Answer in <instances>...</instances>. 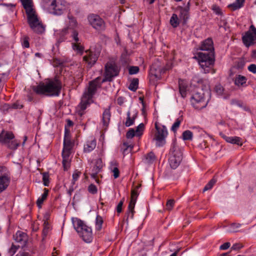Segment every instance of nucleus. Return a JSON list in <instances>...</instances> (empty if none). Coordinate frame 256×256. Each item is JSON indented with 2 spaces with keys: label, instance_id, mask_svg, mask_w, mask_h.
Listing matches in <instances>:
<instances>
[{
  "label": "nucleus",
  "instance_id": "30",
  "mask_svg": "<svg viewBox=\"0 0 256 256\" xmlns=\"http://www.w3.org/2000/svg\"><path fill=\"white\" fill-rule=\"evenodd\" d=\"M156 159L155 155L152 152H150L145 156L144 161L145 163L150 164L152 163Z\"/></svg>",
  "mask_w": 256,
  "mask_h": 256
},
{
  "label": "nucleus",
  "instance_id": "52",
  "mask_svg": "<svg viewBox=\"0 0 256 256\" xmlns=\"http://www.w3.org/2000/svg\"><path fill=\"white\" fill-rule=\"evenodd\" d=\"M248 70L253 74L256 73V65L255 64H251L248 66Z\"/></svg>",
  "mask_w": 256,
  "mask_h": 256
},
{
  "label": "nucleus",
  "instance_id": "40",
  "mask_svg": "<svg viewBox=\"0 0 256 256\" xmlns=\"http://www.w3.org/2000/svg\"><path fill=\"white\" fill-rule=\"evenodd\" d=\"M216 180L215 178L212 179L208 184L204 188L203 191L205 192L211 189L214 186V184L216 182Z\"/></svg>",
  "mask_w": 256,
  "mask_h": 256
},
{
  "label": "nucleus",
  "instance_id": "41",
  "mask_svg": "<svg viewBox=\"0 0 256 256\" xmlns=\"http://www.w3.org/2000/svg\"><path fill=\"white\" fill-rule=\"evenodd\" d=\"M81 172L78 170H76L72 174V180L71 184L74 185L75 182L79 178L80 176Z\"/></svg>",
  "mask_w": 256,
  "mask_h": 256
},
{
  "label": "nucleus",
  "instance_id": "42",
  "mask_svg": "<svg viewBox=\"0 0 256 256\" xmlns=\"http://www.w3.org/2000/svg\"><path fill=\"white\" fill-rule=\"evenodd\" d=\"M20 246H16L12 244L10 247V248L8 250V254L10 256H12L16 252L18 248H20Z\"/></svg>",
  "mask_w": 256,
  "mask_h": 256
},
{
  "label": "nucleus",
  "instance_id": "54",
  "mask_svg": "<svg viewBox=\"0 0 256 256\" xmlns=\"http://www.w3.org/2000/svg\"><path fill=\"white\" fill-rule=\"evenodd\" d=\"M230 246V244L229 242H225L220 246V249L222 250H226Z\"/></svg>",
  "mask_w": 256,
  "mask_h": 256
},
{
  "label": "nucleus",
  "instance_id": "14",
  "mask_svg": "<svg viewBox=\"0 0 256 256\" xmlns=\"http://www.w3.org/2000/svg\"><path fill=\"white\" fill-rule=\"evenodd\" d=\"M172 64L171 62H168L164 67L162 68L159 66L158 63L153 64L150 66V71L152 74L156 77H158L159 75L165 73L167 70L171 69Z\"/></svg>",
  "mask_w": 256,
  "mask_h": 256
},
{
  "label": "nucleus",
  "instance_id": "43",
  "mask_svg": "<svg viewBox=\"0 0 256 256\" xmlns=\"http://www.w3.org/2000/svg\"><path fill=\"white\" fill-rule=\"evenodd\" d=\"M174 202H175L174 200L170 199L168 200L166 204V209L168 210H172L174 206Z\"/></svg>",
  "mask_w": 256,
  "mask_h": 256
},
{
  "label": "nucleus",
  "instance_id": "8",
  "mask_svg": "<svg viewBox=\"0 0 256 256\" xmlns=\"http://www.w3.org/2000/svg\"><path fill=\"white\" fill-rule=\"evenodd\" d=\"M155 128L156 130L153 140L156 142V146H162L166 144V138L168 132L166 126H158L156 123L155 124Z\"/></svg>",
  "mask_w": 256,
  "mask_h": 256
},
{
  "label": "nucleus",
  "instance_id": "37",
  "mask_svg": "<svg viewBox=\"0 0 256 256\" xmlns=\"http://www.w3.org/2000/svg\"><path fill=\"white\" fill-rule=\"evenodd\" d=\"M179 92L181 96L184 98L186 96V86L179 83Z\"/></svg>",
  "mask_w": 256,
  "mask_h": 256
},
{
  "label": "nucleus",
  "instance_id": "53",
  "mask_svg": "<svg viewBox=\"0 0 256 256\" xmlns=\"http://www.w3.org/2000/svg\"><path fill=\"white\" fill-rule=\"evenodd\" d=\"M22 45L23 47L26 48H28L30 46L28 38L27 37H25L24 39L23 42L22 43Z\"/></svg>",
  "mask_w": 256,
  "mask_h": 256
},
{
  "label": "nucleus",
  "instance_id": "25",
  "mask_svg": "<svg viewBox=\"0 0 256 256\" xmlns=\"http://www.w3.org/2000/svg\"><path fill=\"white\" fill-rule=\"evenodd\" d=\"M73 145L74 144L70 140L68 133L65 132L64 138L63 148L72 150Z\"/></svg>",
  "mask_w": 256,
  "mask_h": 256
},
{
  "label": "nucleus",
  "instance_id": "10",
  "mask_svg": "<svg viewBox=\"0 0 256 256\" xmlns=\"http://www.w3.org/2000/svg\"><path fill=\"white\" fill-rule=\"evenodd\" d=\"M100 52V46L92 47L88 51H86V55L84 56V60L91 67L96 62Z\"/></svg>",
  "mask_w": 256,
  "mask_h": 256
},
{
  "label": "nucleus",
  "instance_id": "64",
  "mask_svg": "<svg viewBox=\"0 0 256 256\" xmlns=\"http://www.w3.org/2000/svg\"><path fill=\"white\" fill-rule=\"evenodd\" d=\"M18 254L19 256H31L30 254L28 252H22Z\"/></svg>",
  "mask_w": 256,
  "mask_h": 256
},
{
  "label": "nucleus",
  "instance_id": "26",
  "mask_svg": "<svg viewBox=\"0 0 256 256\" xmlns=\"http://www.w3.org/2000/svg\"><path fill=\"white\" fill-rule=\"evenodd\" d=\"M126 115H127V118H126V122H125V125L126 126L128 127V126H132L134 124L135 118L137 116V113L136 112L131 117L130 116V111H128L127 112Z\"/></svg>",
  "mask_w": 256,
  "mask_h": 256
},
{
  "label": "nucleus",
  "instance_id": "31",
  "mask_svg": "<svg viewBox=\"0 0 256 256\" xmlns=\"http://www.w3.org/2000/svg\"><path fill=\"white\" fill-rule=\"evenodd\" d=\"M20 146V141L16 140H12L6 145L7 148L10 150H15Z\"/></svg>",
  "mask_w": 256,
  "mask_h": 256
},
{
  "label": "nucleus",
  "instance_id": "56",
  "mask_svg": "<svg viewBox=\"0 0 256 256\" xmlns=\"http://www.w3.org/2000/svg\"><path fill=\"white\" fill-rule=\"evenodd\" d=\"M125 98L124 97L120 96L117 99V103L120 106H122L124 103Z\"/></svg>",
  "mask_w": 256,
  "mask_h": 256
},
{
  "label": "nucleus",
  "instance_id": "24",
  "mask_svg": "<svg viewBox=\"0 0 256 256\" xmlns=\"http://www.w3.org/2000/svg\"><path fill=\"white\" fill-rule=\"evenodd\" d=\"M247 78L240 74L236 76L234 80V84L238 87H244L246 86Z\"/></svg>",
  "mask_w": 256,
  "mask_h": 256
},
{
  "label": "nucleus",
  "instance_id": "33",
  "mask_svg": "<svg viewBox=\"0 0 256 256\" xmlns=\"http://www.w3.org/2000/svg\"><path fill=\"white\" fill-rule=\"evenodd\" d=\"M214 92L217 95L222 96L224 94V89L220 84H217L214 87Z\"/></svg>",
  "mask_w": 256,
  "mask_h": 256
},
{
  "label": "nucleus",
  "instance_id": "9",
  "mask_svg": "<svg viewBox=\"0 0 256 256\" xmlns=\"http://www.w3.org/2000/svg\"><path fill=\"white\" fill-rule=\"evenodd\" d=\"M190 102L195 109L201 110L206 107L208 100H206L203 92H196L192 96Z\"/></svg>",
  "mask_w": 256,
  "mask_h": 256
},
{
  "label": "nucleus",
  "instance_id": "44",
  "mask_svg": "<svg viewBox=\"0 0 256 256\" xmlns=\"http://www.w3.org/2000/svg\"><path fill=\"white\" fill-rule=\"evenodd\" d=\"M42 181L44 186H48L49 184V175L48 173L42 174Z\"/></svg>",
  "mask_w": 256,
  "mask_h": 256
},
{
  "label": "nucleus",
  "instance_id": "5",
  "mask_svg": "<svg viewBox=\"0 0 256 256\" xmlns=\"http://www.w3.org/2000/svg\"><path fill=\"white\" fill-rule=\"evenodd\" d=\"M194 58L198 60L204 73L215 72L212 68L215 62L214 52H198Z\"/></svg>",
  "mask_w": 256,
  "mask_h": 256
},
{
  "label": "nucleus",
  "instance_id": "3",
  "mask_svg": "<svg viewBox=\"0 0 256 256\" xmlns=\"http://www.w3.org/2000/svg\"><path fill=\"white\" fill-rule=\"evenodd\" d=\"M66 28H64L62 32V37L58 40V42L64 41L65 39L64 38V36L68 33V30H71L72 32L70 36L74 41V42L72 43V48L78 53L82 54L84 48L81 44V40L78 36V32L74 30L78 25L76 18L72 15L68 14V20H66Z\"/></svg>",
  "mask_w": 256,
  "mask_h": 256
},
{
  "label": "nucleus",
  "instance_id": "34",
  "mask_svg": "<svg viewBox=\"0 0 256 256\" xmlns=\"http://www.w3.org/2000/svg\"><path fill=\"white\" fill-rule=\"evenodd\" d=\"M144 130V125L143 123H140L136 127L135 132L136 136H140L142 135Z\"/></svg>",
  "mask_w": 256,
  "mask_h": 256
},
{
  "label": "nucleus",
  "instance_id": "23",
  "mask_svg": "<svg viewBox=\"0 0 256 256\" xmlns=\"http://www.w3.org/2000/svg\"><path fill=\"white\" fill-rule=\"evenodd\" d=\"M15 241L22 244V246H24L26 242L27 238L25 233L18 231L14 236Z\"/></svg>",
  "mask_w": 256,
  "mask_h": 256
},
{
  "label": "nucleus",
  "instance_id": "39",
  "mask_svg": "<svg viewBox=\"0 0 256 256\" xmlns=\"http://www.w3.org/2000/svg\"><path fill=\"white\" fill-rule=\"evenodd\" d=\"M182 118H177L171 128V130L176 132L180 127Z\"/></svg>",
  "mask_w": 256,
  "mask_h": 256
},
{
  "label": "nucleus",
  "instance_id": "57",
  "mask_svg": "<svg viewBox=\"0 0 256 256\" xmlns=\"http://www.w3.org/2000/svg\"><path fill=\"white\" fill-rule=\"evenodd\" d=\"M22 107V105L18 102L13 104L12 106V108L14 109H20Z\"/></svg>",
  "mask_w": 256,
  "mask_h": 256
},
{
  "label": "nucleus",
  "instance_id": "63",
  "mask_svg": "<svg viewBox=\"0 0 256 256\" xmlns=\"http://www.w3.org/2000/svg\"><path fill=\"white\" fill-rule=\"evenodd\" d=\"M240 226H241V224H240L234 223L231 224V227L234 228H239Z\"/></svg>",
  "mask_w": 256,
  "mask_h": 256
},
{
  "label": "nucleus",
  "instance_id": "59",
  "mask_svg": "<svg viewBox=\"0 0 256 256\" xmlns=\"http://www.w3.org/2000/svg\"><path fill=\"white\" fill-rule=\"evenodd\" d=\"M250 28V30H251V32L254 34V35L255 36V38H256V28L254 25H251Z\"/></svg>",
  "mask_w": 256,
  "mask_h": 256
},
{
  "label": "nucleus",
  "instance_id": "45",
  "mask_svg": "<svg viewBox=\"0 0 256 256\" xmlns=\"http://www.w3.org/2000/svg\"><path fill=\"white\" fill-rule=\"evenodd\" d=\"M180 18L184 20V22L188 18V11L186 8L182 10L180 12Z\"/></svg>",
  "mask_w": 256,
  "mask_h": 256
},
{
  "label": "nucleus",
  "instance_id": "19",
  "mask_svg": "<svg viewBox=\"0 0 256 256\" xmlns=\"http://www.w3.org/2000/svg\"><path fill=\"white\" fill-rule=\"evenodd\" d=\"M103 166L101 158L96 160L95 164L92 170L91 177L96 178L98 173H99Z\"/></svg>",
  "mask_w": 256,
  "mask_h": 256
},
{
  "label": "nucleus",
  "instance_id": "6",
  "mask_svg": "<svg viewBox=\"0 0 256 256\" xmlns=\"http://www.w3.org/2000/svg\"><path fill=\"white\" fill-rule=\"evenodd\" d=\"M72 224L74 229L86 242H90L92 240V230L80 220L76 218L72 219Z\"/></svg>",
  "mask_w": 256,
  "mask_h": 256
},
{
  "label": "nucleus",
  "instance_id": "60",
  "mask_svg": "<svg viewBox=\"0 0 256 256\" xmlns=\"http://www.w3.org/2000/svg\"><path fill=\"white\" fill-rule=\"evenodd\" d=\"M240 248V245L238 244H234L232 247V249L234 250H237Z\"/></svg>",
  "mask_w": 256,
  "mask_h": 256
},
{
  "label": "nucleus",
  "instance_id": "16",
  "mask_svg": "<svg viewBox=\"0 0 256 256\" xmlns=\"http://www.w3.org/2000/svg\"><path fill=\"white\" fill-rule=\"evenodd\" d=\"M71 152L70 150L62 149V165L64 170H67L70 166V158Z\"/></svg>",
  "mask_w": 256,
  "mask_h": 256
},
{
  "label": "nucleus",
  "instance_id": "35",
  "mask_svg": "<svg viewBox=\"0 0 256 256\" xmlns=\"http://www.w3.org/2000/svg\"><path fill=\"white\" fill-rule=\"evenodd\" d=\"M138 80L137 78H134L128 86L129 90L136 91L138 87Z\"/></svg>",
  "mask_w": 256,
  "mask_h": 256
},
{
  "label": "nucleus",
  "instance_id": "2",
  "mask_svg": "<svg viewBox=\"0 0 256 256\" xmlns=\"http://www.w3.org/2000/svg\"><path fill=\"white\" fill-rule=\"evenodd\" d=\"M62 86L61 82L55 78L41 82L37 86H34L32 89L39 95L48 96H58L60 93Z\"/></svg>",
  "mask_w": 256,
  "mask_h": 256
},
{
  "label": "nucleus",
  "instance_id": "22",
  "mask_svg": "<svg viewBox=\"0 0 256 256\" xmlns=\"http://www.w3.org/2000/svg\"><path fill=\"white\" fill-rule=\"evenodd\" d=\"M96 145V140L92 137L90 138L84 145V150L85 152H90L95 148Z\"/></svg>",
  "mask_w": 256,
  "mask_h": 256
},
{
  "label": "nucleus",
  "instance_id": "29",
  "mask_svg": "<svg viewBox=\"0 0 256 256\" xmlns=\"http://www.w3.org/2000/svg\"><path fill=\"white\" fill-rule=\"evenodd\" d=\"M170 22L171 26L174 28H177L178 26L180 21L176 14H172L170 18Z\"/></svg>",
  "mask_w": 256,
  "mask_h": 256
},
{
  "label": "nucleus",
  "instance_id": "20",
  "mask_svg": "<svg viewBox=\"0 0 256 256\" xmlns=\"http://www.w3.org/2000/svg\"><path fill=\"white\" fill-rule=\"evenodd\" d=\"M202 52H214L213 46V42L210 38H208L204 40L200 48Z\"/></svg>",
  "mask_w": 256,
  "mask_h": 256
},
{
  "label": "nucleus",
  "instance_id": "27",
  "mask_svg": "<svg viewBox=\"0 0 256 256\" xmlns=\"http://www.w3.org/2000/svg\"><path fill=\"white\" fill-rule=\"evenodd\" d=\"M48 193V190L46 188H44V192L42 196L39 197L36 201V204L39 208H41L42 204L46 198Z\"/></svg>",
  "mask_w": 256,
  "mask_h": 256
},
{
  "label": "nucleus",
  "instance_id": "18",
  "mask_svg": "<svg viewBox=\"0 0 256 256\" xmlns=\"http://www.w3.org/2000/svg\"><path fill=\"white\" fill-rule=\"evenodd\" d=\"M256 40L255 36L251 32V30H249L246 32L245 34L242 36V41L244 44L246 46H249L254 43V42Z\"/></svg>",
  "mask_w": 256,
  "mask_h": 256
},
{
  "label": "nucleus",
  "instance_id": "55",
  "mask_svg": "<svg viewBox=\"0 0 256 256\" xmlns=\"http://www.w3.org/2000/svg\"><path fill=\"white\" fill-rule=\"evenodd\" d=\"M114 173V176L115 178H118L119 176V170L117 167H114L112 170Z\"/></svg>",
  "mask_w": 256,
  "mask_h": 256
},
{
  "label": "nucleus",
  "instance_id": "21",
  "mask_svg": "<svg viewBox=\"0 0 256 256\" xmlns=\"http://www.w3.org/2000/svg\"><path fill=\"white\" fill-rule=\"evenodd\" d=\"M220 135L228 142L239 146H242V140L240 137L228 136L222 133H220Z\"/></svg>",
  "mask_w": 256,
  "mask_h": 256
},
{
  "label": "nucleus",
  "instance_id": "13",
  "mask_svg": "<svg viewBox=\"0 0 256 256\" xmlns=\"http://www.w3.org/2000/svg\"><path fill=\"white\" fill-rule=\"evenodd\" d=\"M10 178L6 168L0 166V193L4 191L8 186Z\"/></svg>",
  "mask_w": 256,
  "mask_h": 256
},
{
  "label": "nucleus",
  "instance_id": "7",
  "mask_svg": "<svg viewBox=\"0 0 256 256\" xmlns=\"http://www.w3.org/2000/svg\"><path fill=\"white\" fill-rule=\"evenodd\" d=\"M170 165L172 168L176 169L182 160V152L178 146L174 145L170 148Z\"/></svg>",
  "mask_w": 256,
  "mask_h": 256
},
{
  "label": "nucleus",
  "instance_id": "48",
  "mask_svg": "<svg viewBox=\"0 0 256 256\" xmlns=\"http://www.w3.org/2000/svg\"><path fill=\"white\" fill-rule=\"evenodd\" d=\"M88 190L92 194H96L97 193L98 189L94 184H91L88 187Z\"/></svg>",
  "mask_w": 256,
  "mask_h": 256
},
{
  "label": "nucleus",
  "instance_id": "32",
  "mask_svg": "<svg viewBox=\"0 0 256 256\" xmlns=\"http://www.w3.org/2000/svg\"><path fill=\"white\" fill-rule=\"evenodd\" d=\"M244 4L242 3V2H240L238 0H236V1L228 5V7L232 10H236L242 7L243 6Z\"/></svg>",
  "mask_w": 256,
  "mask_h": 256
},
{
  "label": "nucleus",
  "instance_id": "46",
  "mask_svg": "<svg viewBox=\"0 0 256 256\" xmlns=\"http://www.w3.org/2000/svg\"><path fill=\"white\" fill-rule=\"evenodd\" d=\"M139 72V68L137 66H131L128 68L130 74H135Z\"/></svg>",
  "mask_w": 256,
  "mask_h": 256
},
{
  "label": "nucleus",
  "instance_id": "51",
  "mask_svg": "<svg viewBox=\"0 0 256 256\" xmlns=\"http://www.w3.org/2000/svg\"><path fill=\"white\" fill-rule=\"evenodd\" d=\"M238 106L240 108H242L244 110L250 112V109L248 106H247L244 104L242 102H238Z\"/></svg>",
  "mask_w": 256,
  "mask_h": 256
},
{
  "label": "nucleus",
  "instance_id": "38",
  "mask_svg": "<svg viewBox=\"0 0 256 256\" xmlns=\"http://www.w3.org/2000/svg\"><path fill=\"white\" fill-rule=\"evenodd\" d=\"M103 220L100 216H97L96 219V228L97 230H100L102 228Z\"/></svg>",
  "mask_w": 256,
  "mask_h": 256
},
{
  "label": "nucleus",
  "instance_id": "61",
  "mask_svg": "<svg viewBox=\"0 0 256 256\" xmlns=\"http://www.w3.org/2000/svg\"><path fill=\"white\" fill-rule=\"evenodd\" d=\"M48 224H46V226H44V230H43V234H44V235H46L48 232Z\"/></svg>",
  "mask_w": 256,
  "mask_h": 256
},
{
  "label": "nucleus",
  "instance_id": "12",
  "mask_svg": "<svg viewBox=\"0 0 256 256\" xmlns=\"http://www.w3.org/2000/svg\"><path fill=\"white\" fill-rule=\"evenodd\" d=\"M64 8V0H52L48 7L50 12L54 15H60Z\"/></svg>",
  "mask_w": 256,
  "mask_h": 256
},
{
  "label": "nucleus",
  "instance_id": "15",
  "mask_svg": "<svg viewBox=\"0 0 256 256\" xmlns=\"http://www.w3.org/2000/svg\"><path fill=\"white\" fill-rule=\"evenodd\" d=\"M138 196V192L135 190H133L132 192L131 199L128 206V212L127 213L128 218L126 220H128L129 217H130L131 218H133L134 214V208Z\"/></svg>",
  "mask_w": 256,
  "mask_h": 256
},
{
  "label": "nucleus",
  "instance_id": "49",
  "mask_svg": "<svg viewBox=\"0 0 256 256\" xmlns=\"http://www.w3.org/2000/svg\"><path fill=\"white\" fill-rule=\"evenodd\" d=\"M124 202V198H123L118 204L116 208V210L118 213H120L122 211V207Z\"/></svg>",
  "mask_w": 256,
  "mask_h": 256
},
{
  "label": "nucleus",
  "instance_id": "47",
  "mask_svg": "<svg viewBox=\"0 0 256 256\" xmlns=\"http://www.w3.org/2000/svg\"><path fill=\"white\" fill-rule=\"evenodd\" d=\"M128 138H132L134 136H136L135 130L134 128H130L126 134Z\"/></svg>",
  "mask_w": 256,
  "mask_h": 256
},
{
  "label": "nucleus",
  "instance_id": "36",
  "mask_svg": "<svg viewBox=\"0 0 256 256\" xmlns=\"http://www.w3.org/2000/svg\"><path fill=\"white\" fill-rule=\"evenodd\" d=\"M182 136L184 140H192V132L189 130H186L183 132Z\"/></svg>",
  "mask_w": 256,
  "mask_h": 256
},
{
  "label": "nucleus",
  "instance_id": "17",
  "mask_svg": "<svg viewBox=\"0 0 256 256\" xmlns=\"http://www.w3.org/2000/svg\"><path fill=\"white\" fill-rule=\"evenodd\" d=\"M14 138V135L12 132L2 130L0 134V142L6 146Z\"/></svg>",
  "mask_w": 256,
  "mask_h": 256
},
{
  "label": "nucleus",
  "instance_id": "1",
  "mask_svg": "<svg viewBox=\"0 0 256 256\" xmlns=\"http://www.w3.org/2000/svg\"><path fill=\"white\" fill-rule=\"evenodd\" d=\"M118 74L116 67L111 63H107L105 66L104 78L101 80L100 77H97L89 83V86L82 97L79 106L81 110H84L92 102V98L95 94L97 89L101 84L105 82H110L112 78Z\"/></svg>",
  "mask_w": 256,
  "mask_h": 256
},
{
  "label": "nucleus",
  "instance_id": "11",
  "mask_svg": "<svg viewBox=\"0 0 256 256\" xmlns=\"http://www.w3.org/2000/svg\"><path fill=\"white\" fill-rule=\"evenodd\" d=\"M88 22L90 26L97 30H104L106 24L102 18L98 14H92L88 16Z\"/></svg>",
  "mask_w": 256,
  "mask_h": 256
},
{
  "label": "nucleus",
  "instance_id": "62",
  "mask_svg": "<svg viewBox=\"0 0 256 256\" xmlns=\"http://www.w3.org/2000/svg\"><path fill=\"white\" fill-rule=\"evenodd\" d=\"M2 6H6L7 8H9L10 9H11L12 8H14L15 6L14 4H2Z\"/></svg>",
  "mask_w": 256,
  "mask_h": 256
},
{
  "label": "nucleus",
  "instance_id": "28",
  "mask_svg": "<svg viewBox=\"0 0 256 256\" xmlns=\"http://www.w3.org/2000/svg\"><path fill=\"white\" fill-rule=\"evenodd\" d=\"M110 118V110L106 109L104 110L102 114V122L105 126H107L109 123Z\"/></svg>",
  "mask_w": 256,
  "mask_h": 256
},
{
  "label": "nucleus",
  "instance_id": "4",
  "mask_svg": "<svg viewBox=\"0 0 256 256\" xmlns=\"http://www.w3.org/2000/svg\"><path fill=\"white\" fill-rule=\"evenodd\" d=\"M20 1L26 10L28 22L32 30L34 32L42 34L44 31V27L39 20L32 8V0H20Z\"/></svg>",
  "mask_w": 256,
  "mask_h": 256
},
{
  "label": "nucleus",
  "instance_id": "50",
  "mask_svg": "<svg viewBox=\"0 0 256 256\" xmlns=\"http://www.w3.org/2000/svg\"><path fill=\"white\" fill-rule=\"evenodd\" d=\"M212 10L213 11L218 15L222 14L220 8L216 5H213L212 6Z\"/></svg>",
  "mask_w": 256,
  "mask_h": 256
},
{
  "label": "nucleus",
  "instance_id": "58",
  "mask_svg": "<svg viewBox=\"0 0 256 256\" xmlns=\"http://www.w3.org/2000/svg\"><path fill=\"white\" fill-rule=\"evenodd\" d=\"M74 185L71 184V186H70L68 190V194L69 196H71L72 192H74Z\"/></svg>",
  "mask_w": 256,
  "mask_h": 256
}]
</instances>
